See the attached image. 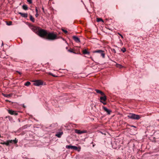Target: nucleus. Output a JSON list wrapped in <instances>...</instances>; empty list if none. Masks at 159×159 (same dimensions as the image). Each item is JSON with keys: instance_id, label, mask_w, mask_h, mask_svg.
<instances>
[{"instance_id": "42", "label": "nucleus", "mask_w": 159, "mask_h": 159, "mask_svg": "<svg viewBox=\"0 0 159 159\" xmlns=\"http://www.w3.org/2000/svg\"><path fill=\"white\" fill-rule=\"evenodd\" d=\"M158 121H159V119L158 120Z\"/></svg>"}, {"instance_id": "37", "label": "nucleus", "mask_w": 159, "mask_h": 159, "mask_svg": "<svg viewBox=\"0 0 159 159\" xmlns=\"http://www.w3.org/2000/svg\"><path fill=\"white\" fill-rule=\"evenodd\" d=\"M42 10H43V12H44V8H43V7L42 8Z\"/></svg>"}, {"instance_id": "22", "label": "nucleus", "mask_w": 159, "mask_h": 159, "mask_svg": "<svg viewBox=\"0 0 159 159\" xmlns=\"http://www.w3.org/2000/svg\"><path fill=\"white\" fill-rule=\"evenodd\" d=\"M0 143L2 144L6 145L7 146H8V144L7 143V141L5 142H1Z\"/></svg>"}, {"instance_id": "3", "label": "nucleus", "mask_w": 159, "mask_h": 159, "mask_svg": "<svg viewBox=\"0 0 159 159\" xmlns=\"http://www.w3.org/2000/svg\"><path fill=\"white\" fill-rule=\"evenodd\" d=\"M48 32L45 30L43 29H40L38 31V34L41 37H45L46 39Z\"/></svg>"}, {"instance_id": "13", "label": "nucleus", "mask_w": 159, "mask_h": 159, "mask_svg": "<svg viewBox=\"0 0 159 159\" xmlns=\"http://www.w3.org/2000/svg\"><path fill=\"white\" fill-rule=\"evenodd\" d=\"M63 134V133L62 132H57L55 135L58 138H60Z\"/></svg>"}, {"instance_id": "8", "label": "nucleus", "mask_w": 159, "mask_h": 159, "mask_svg": "<svg viewBox=\"0 0 159 159\" xmlns=\"http://www.w3.org/2000/svg\"><path fill=\"white\" fill-rule=\"evenodd\" d=\"M66 148L67 149H71L75 150H76L78 149V148L77 147L70 145H66Z\"/></svg>"}, {"instance_id": "26", "label": "nucleus", "mask_w": 159, "mask_h": 159, "mask_svg": "<svg viewBox=\"0 0 159 159\" xmlns=\"http://www.w3.org/2000/svg\"><path fill=\"white\" fill-rule=\"evenodd\" d=\"M7 25H12V22L11 21H10L9 22V23H7Z\"/></svg>"}, {"instance_id": "14", "label": "nucleus", "mask_w": 159, "mask_h": 159, "mask_svg": "<svg viewBox=\"0 0 159 159\" xmlns=\"http://www.w3.org/2000/svg\"><path fill=\"white\" fill-rule=\"evenodd\" d=\"M18 14L20 15L23 17L27 18L28 16V14L27 13H23L20 12L18 13Z\"/></svg>"}, {"instance_id": "33", "label": "nucleus", "mask_w": 159, "mask_h": 159, "mask_svg": "<svg viewBox=\"0 0 159 159\" xmlns=\"http://www.w3.org/2000/svg\"><path fill=\"white\" fill-rule=\"evenodd\" d=\"M35 11L36 13L38 12V11L37 7H35Z\"/></svg>"}, {"instance_id": "9", "label": "nucleus", "mask_w": 159, "mask_h": 159, "mask_svg": "<svg viewBox=\"0 0 159 159\" xmlns=\"http://www.w3.org/2000/svg\"><path fill=\"white\" fill-rule=\"evenodd\" d=\"M102 108L106 112L108 115H110L111 113V111L110 110L108 109L105 106H102Z\"/></svg>"}, {"instance_id": "36", "label": "nucleus", "mask_w": 159, "mask_h": 159, "mask_svg": "<svg viewBox=\"0 0 159 159\" xmlns=\"http://www.w3.org/2000/svg\"><path fill=\"white\" fill-rule=\"evenodd\" d=\"M131 127L136 128V127L134 125H132L131 126Z\"/></svg>"}, {"instance_id": "10", "label": "nucleus", "mask_w": 159, "mask_h": 159, "mask_svg": "<svg viewBox=\"0 0 159 159\" xmlns=\"http://www.w3.org/2000/svg\"><path fill=\"white\" fill-rule=\"evenodd\" d=\"M8 113L11 115H18V113L16 112V111H13L11 110H8Z\"/></svg>"}, {"instance_id": "4", "label": "nucleus", "mask_w": 159, "mask_h": 159, "mask_svg": "<svg viewBox=\"0 0 159 159\" xmlns=\"http://www.w3.org/2000/svg\"><path fill=\"white\" fill-rule=\"evenodd\" d=\"M93 53H98L100 54L101 56L103 58H104L105 57V54L104 51L102 50H96L93 52Z\"/></svg>"}, {"instance_id": "17", "label": "nucleus", "mask_w": 159, "mask_h": 159, "mask_svg": "<svg viewBox=\"0 0 159 159\" xmlns=\"http://www.w3.org/2000/svg\"><path fill=\"white\" fill-rule=\"evenodd\" d=\"M83 53L84 54H89L90 53L89 52L87 51L86 49L83 51Z\"/></svg>"}, {"instance_id": "35", "label": "nucleus", "mask_w": 159, "mask_h": 159, "mask_svg": "<svg viewBox=\"0 0 159 159\" xmlns=\"http://www.w3.org/2000/svg\"><path fill=\"white\" fill-rule=\"evenodd\" d=\"M119 34V35H120V36L122 38H123V36H122L121 34Z\"/></svg>"}, {"instance_id": "16", "label": "nucleus", "mask_w": 159, "mask_h": 159, "mask_svg": "<svg viewBox=\"0 0 159 159\" xmlns=\"http://www.w3.org/2000/svg\"><path fill=\"white\" fill-rule=\"evenodd\" d=\"M2 95L4 97L7 98H9L11 97L12 95V94H4V93H2Z\"/></svg>"}, {"instance_id": "34", "label": "nucleus", "mask_w": 159, "mask_h": 159, "mask_svg": "<svg viewBox=\"0 0 159 159\" xmlns=\"http://www.w3.org/2000/svg\"><path fill=\"white\" fill-rule=\"evenodd\" d=\"M16 72L18 73L20 75H21V73L19 71H16Z\"/></svg>"}, {"instance_id": "2", "label": "nucleus", "mask_w": 159, "mask_h": 159, "mask_svg": "<svg viewBox=\"0 0 159 159\" xmlns=\"http://www.w3.org/2000/svg\"><path fill=\"white\" fill-rule=\"evenodd\" d=\"M127 117L129 119L137 120H138L140 118L139 115L131 113H129V115L127 116Z\"/></svg>"}, {"instance_id": "5", "label": "nucleus", "mask_w": 159, "mask_h": 159, "mask_svg": "<svg viewBox=\"0 0 159 159\" xmlns=\"http://www.w3.org/2000/svg\"><path fill=\"white\" fill-rule=\"evenodd\" d=\"M75 132L78 134H82L87 133L88 132V131L86 130H80L75 129Z\"/></svg>"}, {"instance_id": "7", "label": "nucleus", "mask_w": 159, "mask_h": 159, "mask_svg": "<svg viewBox=\"0 0 159 159\" xmlns=\"http://www.w3.org/2000/svg\"><path fill=\"white\" fill-rule=\"evenodd\" d=\"M43 83L42 81L39 80H37L34 81V85L36 86H39L40 85H42Z\"/></svg>"}, {"instance_id": "39", "label": "nucleus", "mask_w": 159, "mask_h": 159, "mask_svg": "<svg viewBox=\"0 0 159 159\" xmlns=\"http://www.w3.org/2000/svg\"><path fill=\"white\" fill-rule=\"evenodd\" d=\"M3 42H2V46H3Z\"/></svg>"}, {"instance_id": "20", "label": "nucleus", "mask_w": 159, "mask_h": 159, "mask_svg": "<svg viewBox=\"0 0 159 159\" xmlns=\"http://www.w3.org/2000/svg\"><path fill=\"white\" fill-rule=\"evenodd\" d=\"M32 30L34 31V32H36L37 30V28L36 27L33 26L32 27Z\"/></svg>"}, {"instance_id": "28", "label": "nucleus", "mask_w": 159, "mask_h": 159, "mask_svg": "<svg viewBox=\"0 0 159 159\" xmlns=\"http://www.w3.org/2000/svg\"><path fill=\"white\" fill-rule=\"evenodd\" d=\"M100 102L102 103L104 105H106L107 103L105 102V101H103L102 100H100Z\"/></svg>"}, {"instance_id": "41", "label": "nucleus", "mask_w": 159, "mask_h": 159, "mask_svg": "<svg viewBox=\"0 0 159 159\" xmlns=\"http://www.w3.org/2000/svg\"><path fill=\"white\" fill-rule=\"evenodd\" d=\"M1 137V135H0V138Z\"/></svg>"}, {"instance_id": "38", "label": "nucleus", "mask_w": 159, "mask_h": 159, "mask_svg": "<svg viewBox=\"0 0 159 159\" xmlns=\"http://www.w3.org/2000/svg\"><path fill=\"white\" fill-rule=\"evenodd\" d=\"M113 50L114 51V52L116 53V51L115 49H113Z\"/></svg>"}, {"instance_id": "19", "label": "nucleus", "mask_w": 159, "mask_h": 159, "mask_svg": "<svg viewBox=\"0 0 159 159\" xmlns=\"http://www.w3.org/2000/svg\"><path fill=\"white\" fill-rule=\"evenodd\" d=\"M22 8L23 9L26 10L28 9V7L26 5H24L22 6Z\"/></svg>"}, {"instance_id": "24", "label": "nucleus", "mask_w": 159, "mask_h": 159, "mask_svg": "<svg viewBox=\"0 0 159 159\" xmlns=\"http://www.w3.org/2000/svg\"><path fill=\"white\" fill-rule=\"evenodd\" d=\"M97 21L98 22H100L101 21H102V22H103V20L101 18H98L97 19Z\"/></svg>"}, {"instance_id": "27", "label": "nucleus", "mask_w": 159, "mask_h": 159, "mask_svg": "<svg viewBox=\"0 0 159 159\" xmlns=\"http://www.w3.org/2000/svg\"><path fill=\"white\" fill-rule=\"evenodd\" d=\"M121 50L123 52H125L126 51V49L125 48H123L122 49H121Z\"/></svg>"}, {"instance_id": "11", "label": "nucleus", "mask_w": 159, "mask_h": 159, "mask_svg": "<svg viewBox=\"0 0 159 159\" xmlns=\"http://www.w3.org/2000/svg\"><path fill=\"white\" fill-rule=\"evenodd\" d=\"M73 39L75 40V41L77 43H80V39L77 37L74 36H73Z\"/></svg>"}, {"instance_id": "32", "label": "nucleus", "mask_w": 159, "mask_h": 159, "mask_svg": "<svg viewBox=\"0 0 159 159\" xmlns=\"http://www.w3.org/2000/svg\"><path fill=\"white\" fill-rule=\"evenodd\" d=\"M38 16H39V14H38V12L36 13L35 15V16L36 17H38Z\"/></svg>"}, {"instance_id": "31", "label": "nucleus", "mask_w": 159, "mask_h": 159, "mask_svg": "<svg viewBox=\"0 0 159 159\" xmlns=\"http://www.w3.org/2000/svg\"><path fill=\"white\" fill-rule=\"evenodd\" d=\"M62 30L65 33H67V31L66 30H65L64 29H62Z\"/></svg>"}, {"instance_id": "23", "label": "nucleus", "mask_w": 159, "mask_h": 159, "mask_svg": "<svg viewBox=\"0 0 159 159\" xmlns=\"http://www.w3.org/2000/svg\"><path fill=\"white\" fill-rule=\"evenodd\" d=\"M30 84V83L29 81H27L25 84V85L26 86H29Z\"/></svg>"}, {"instance_id": "30", "label": "nucleus", "mask_w": 159, "mask_h": 159, "mask_svg": "<svg viewBox=\"0 0 159 159\" xmlns=\"http://www.w3.org/2000/svg\"><path fill=\"white\" fill-rule=\"evenodd\" d=\"M49 74L51 75H52V76H53V77H56V76H55V75H53L52 73H50V72H49Z\"/></svg>"}, {"instance_id": "12", "label": "nucleus", "mask_w": 159, "mask_h": 159, "mask_svg": "<svg viewBox=\"0 0 159 159\" xmlns=\"http://www.w3.org/2000/svg\"><path fill=\"white\" fill-rule=\"evenodd\" d=\"M102 96H101L100 98V100H102L103 101H105L107 100V97L104 94V95H102Z\"/></svg>"}, {"instance_id": "29", "label": "nucleus", "mask_w": 159, "mask_h": 159, "mask_svg": "<svg viewBox=\"0 0 159 159\" xmlns=\"http://www.w3.org/2000/svg\"><path fill=\"white\" fill-rule=\"evenodd\" d=\"M27 1L30 3L31 4L32 3V0H27Z\"/></svg>"}, {"instance_id": "40", "label": "nucleus", "mask_w": 159, "mask_h": 159, "mask_svg": "<svg viewBox=\"0 0 159 159\" xmlns=\"http://www.w3.org/2000/svg\"><path fill=\"white\" fill-rule=\"evenodd\" d=\"M66 49H67V47H66Z\"/></svg>"}, {"instance_id": "15", "label": "nucleus", "mask_w": 159, "mask_h": 159, "mask_svg": "<svg viewBox=\"0 0 159 159\" xmlns=\"http://www.w3.org/2000/svg\"><path fill=\"white\" fill-rule=\"evenodd\" d=\"M95 91H96L97 93L100 94L102 96L104 95V93L100 90L97 89H95Z\"/></svg>"}, {"instance_id": "6", "label": "nucleus", "mask_w": 159, "mask_h": 159, "mask_svg": "<svg viewBox=\"0 0 159 159\" xmlns=\"http://www.w3.org/2000/svg\"><path fill=\"white\" fill-rule=\"evenodd\" d=\"M18 142V140L16 138L14 140H7V143L8 144V146L10 144H16Z\"/></svg>"}, {"instance_id": "18", "label": "nucleus", "mask_w": 159, "mask_h": 159, "mask_svg": "<svg viewBox=\"0 0 159 159\" xmlns=\"http://www.w3.org/2000/svg\"><path fill=\"white\" fill-rule=\"evenodd\" d=\"M30 20L32 22H34L35 21L34 19L32 16L31 15H30Z\"/></svg>"}, {"instance_id": "1", "label": "nucleus", "mask_w": 159, "mask_h": 159, "mask_svg": "<svg viewBox=\"0 0 159 159\" xmlns=\"http://www.w3.org/2000/svg\"><path fill=\"white\" fill-rule=\"evenodd\" d=\"M46 39L49 40H54L57 39V35L52 33H48Z\"/></svg>"}, {"instance_id": "25", "label": "nucleus", "mask_w": 159, "mask_h": 159, "mask_svg": "<svg viewBox=\"0 0 159 159\" xmlns=\"http://www.w3.org/2000/svg\"><path fill=\"white\" fill-rule=\"evenodd\" d=\"M68 51L70 52H71V53H74L75 54L76 53L75 52H74L73 50L72 49H69L68 50Z\"/></svg>"}, {"instance_id": "21", "label": "nucleus", "mask_w": 159, "mask_h": 159, "mask_svg": "<svg viewBox=\"0 0 159 159\" xmlns=\"http://www.w3.org/2000/svg\"><path fill=\"white\" fill-rule=\"evenodd\" d=\"M116 66L117 67L119 68H121L123 67V66L121 65L120 64H116Z\"/></svg>"}]
</instances>
